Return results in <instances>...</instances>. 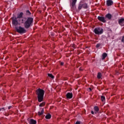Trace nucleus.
<instances>
[{"instance_id":"nucleus-1","label":"nucleus","mask_w":124,"mask_h":124,"mask_svg":"<svg viewBox=\"0 0 124 124\" xmlns=\"http://www.w3.org/2000/svg\"><path fill=\"white\" fill-rule=\"evenodd\" d=\"M33 25V18L28 17L24 22V26L25 29H30Z\"/></svg>"},{"instance_id":"nucleus-2","label":"nucleus","mask_w":124,"mask_h":124,"mask_svg":"<svg viewBox=\"0 0 124 124\" xmlns=\"http://www.w3.org/2000/svg\"><path fill=\"white\" fill-rule=\"evenodd\" d=\"M36 93L37 95L38 101H39V102L43 101V98L44 97V90L39 88L36 91Z\"/></svg>"},{"instance_id":"nucleus-3","label":"nucleus","mask_w":124,"mask_h":124,"mask_svg":"<svg viewBox=\"0 0 124 124\" xmlns=\"http://www.w3.org/2000/svg\"><path fill=\"white\" fill-rule=\"evenodd\" d=\"M23 15H24V13L23 12H21L19 14H18L16 17H15V18L13 17L12 18V23L16 24V23H17V20H18L19 19L24 17L23 16Z\"/></svg>"},{"instance_id":"nucleus-4","label":"nucleus","mask_w":124,"mask_h":124,"mask_svg":"<svg viewBox=\"0 0 124 124\" xmlns=\"http://www.w3.org/2000/svg\"><path fill=\"white\" fill-rule=\"evenodd\" d=\"M26 20H27V17H23L21 18H19L18 20H16V23H12L14 26L16 27L17 26V25H20V24H25V22H26Z\"/></svg>"},{"instance_id":"nucleus-5","label":"nucleus","mask_w":124,"mask_h":124,"mask_svg":"<svg viewBox=\"0 0 124 124\" xmlns=\"http://www.w3.org/2000/svg\"><path fill=\"white\" fill-rule=\"evenodd\" d=\"M15 29L18 33H26L27 32L26 29L21 26L16 27Z\"/></svg>"},{"instance_id":"nucleus-6","label":"nucleus","mask_w":124,"mask_h":124,"mask_svg":"<svg viewBox=\"0 0 124 124\" xmlns=\"http://www.w3.org/2000/svg\"><path fill=\"white\" fill-rule=\"evenodd\" d=\"M70 6L72 11L75 10L76 9V2H77V0H70Z\"/></svg>"},{"instance_id":"nucleus-7","label":"nucleus","mask_w":124,"mask_h":124,"mask_svg":"<svg viewBox=\"0 0 124 124\" xmlns=\"http://www.w3.org/2000/svg\"><path fill=\"white\" fill-rule=\"evenodd\" d=\"M93 32L95 34H102L103 33V29L100 28H95Z\"/></svg>"},{"instance_id":"nucleus-8","label":"nucleus","mask_w":124,"mask_h":124,"mask_svg":"<svg viewBox=\"0 0 124 124\" xmlns=\"http://www.w3.org/2000/svg\"><path fill=\"white\" fill-rule=\"evenodd\" d=\"M97 19L99 21L102 22V23H106V22H107V21L105 20V17L104 16H98Z\"/></svg>"},{"instance_id":"nucleus-9","label":"nucleus","mask_w":124,"mask_h":124,"mask_svg":"<svg viewBox=\"0 0 124 124\" xmlns=\"http://www.w3.org/2000/svg\"><path fill=\"white\" fill-rule=\"evenodd\" d=\"M106 3L107 6H111V5L114 4V2L112 0H107L106 1Z\"/></svg>"},{"instance_id":"nucleus-10","label":"nucleus","mask_w":124,"mask_h":124,"mask_svg":"<svg viewBox=\"0 0 124 124\" xmlns=\"http://www.w3.org/2000/svg\"><path fill=\"white\" fill-rule=\"evenodd\" d=\"M66 96L68 99H71L73 97V94H72V93H68L66 94Z\"/></svg>"},{"instance_id":"nucleus-11","label":"nucleus","mask_w":124,"mask_h":124,"mask_svg":"<svg viewBox=\"0 0 124 124\" xmlns=\"http://www.w3.org/2000/svg\"><path fill=\"white\" fill-rule=\"evenodd\" d=\"M118 23L120 26H124V18H121L118 20Z\"/></svg>"},{"instance_id":"nucleus-12","label":"nucleus","mask_w":124,"mask_h":124,"mask_svg":"<svg viewBox=\"0 0 124 124\" xmlns=\"http://www.w3.org/2000/svg\"><path fill=\"white\" fill-rule=\"evenodd\" d=\"M105 17L108 20H111V19H112V15L108 13L105 16Z\"/></svg>"},{"instance_id":"nucleus-13","label":"nucleus","mask_w":124,"mask_h":124,"mask_svg":"<svg viewBox=\"0 0 124 124\" xmlns=\"http://www.w3.org/2000/svg\"><path fill=\"white\" fill-rule=\"evenodd\" d=\"M36 120H33L32 119H30L29 122L30 124H37Z\"/></svg>"},{"instance_id":"nucleus-14","label":"nucleus","mask_w":124,"mask_h":124,"mask_svg":"<svg viewBox=\"0 0 124 124\" xmlns=\"http://www.w3.org/2000/svg\"><path fill=\"white\" fill-rule=\"evenodd\" d=\"M94 110L95 111V114H96V113H98L99 111V108H98L97 106H95L94 107Z\"/></svg>"},{"instance_id":"nucleus-15","label":"nucleus","mask_w":124,"mask_h":124,"mask_svg":"<svg viewBox=\"0 0 124 124\" xmlns=\"http://www.w3.org/2000/svg\"><path fill=\"white\" fill-rule=\"evenodd\" d=\"M44 113V108H42L41 111H38V114L39 116H41L42 115H43Z\"/></svg>"},{"instance_id":"nucleus-16","label":"nucleus","mask_w":124,"mask_h":124,"mask_svg":"<svg viewBox=\"0 0 124 124\" xmlns=\"http://www.w3.org/2000/svg\"><path fill=\"white\" fill-rule=\"evenodd\" d=\"M82 8H85V9H87L88 8V4L85 3L83 4H82Z\"/></svg>"},{"instance_id":"nucleus-17","label":"nucleus","mask_w":124,"mask_h":124,"mask_svg":"<svg viewBox=\"0 0 124 124\" xmlns=\"http://www.w3.org/2000/svg\"><path fill=\"white\" fill-rule=\"evenodd\" d=\"M102 60H105V58H106V57H107V53H104L103 54H102Z\"/></svg>"},{"instance_id":"nucleus-18","label":"nucleus","mask_w":124,"mask_h":124,"mask_svg":"<svg viewBox=\"0 0 124 124\" xmlns=\"http://www.w3.org/2000/svg\"><path fill=\"white\" fill-rule=\"evenodd\" d=\"M82 8H83V6H82V4L81 3H80L78 4V10H81V9H82Z\"/></svg>"},{"instance_id":"nucleus-19","label":"nucleus","mask_w":124,"mask_h":124,"mask_svg":"<svg viewBox=\"0 0 124 124\" xmlns=\"http://www.w3.org/2000/svg\"><path fill=\"white\" fill-rule=\"evenodd\" d=\"M102 76V75L101 74V73H98L97 77L98 78V79H100V78H101Z\"/></svg>"},{"instance_id":"nucleus-20","label":"nucleus","mask_w":124,"mask_h":124,"mask_svg":"<svg viewBox=\"0 0 124 124\" xmlns=\"http://www.w3.org/2000/svg\"><path fill=\"white\" fill-rule=\"evenodd\" d=\"M26 15H28V16L31 15V13L30 10H28L26 11Z\"/></svg>"},{"instance_id":"nucleus-21","label":"nucleus","mask_w":124,"mask_h":124,"mask_svg":"<svg viewBox=\"0 0 124 124\" xmlns=\"http://www.w3.org/2000/svg\"><path fill=\"white\" fill-rule=\"evenodd\" d=\"M51 117H52V116H51V114H48L46 116V119H51Z\"/></svg>"},{"instance_id":"nucleus-22","label":"nucleus","mask_w":124,"mask_h":124,"mask_svg":"<svg viewBox=\"0 0 124 124\" xmlns=\"http://www.w3.org/2000/svg\"><path fill=\"white\" fill-rule=\"evenodd\" d=\"M47 75L49 77H50V78H51L52 79H54L55 78V77H54V76H53L52 74H48Z\"/></svg>"},{"instance_id":"nucleus-23","label":"nucleus","mask_w":124,"mask_h":124,"mask_svg":"<svg viewBox=\"0 0 124 124\" xmlns=\"http://www.w3.org/2000/svg\"><path fill=\"white\" fill-rule=\"evenodd\" d=\"M46 103L45 102L41 103L40 105H39V106L40 107H43V106H44L45 105Z\"/></svg>"},{"instance_id":"nucleus-24","label":"nucleus","mask_w":124,"mask_h":124,"mask_svg":"<svg viewBox=\"0 0 124 124\" xmlns=\"http://www.w3.org/2000/svg\"><path fill=\"white\" fill-rule=\"evenodd\" d=\"M101 98L102 101H105V96H101Z\"/></svg>"},{"instance_id":"nucleus-25","label":"nucleus","mask_w":124,"mask_h":124,"mask_svg":"<svg viewBox=\"0 0 124 124\" xmlns=\"http://www.w3.org/2000/svg\"><path fill=\"white\" fill-rule=\"evenodd\" d=\"M101 46V43H98L96 45V48H99Z\"/></svg>"},{"instance_id":"nucleus-26","label":"nucleus","mask_w":124,"mask_h":124,"mask_svg":"<svg viewBox=\"0 0 124 124\" xmlns=\"http://www.w3.org/2000/svg\"><path fill=\"white\" fill-rule=\"evenodd\" d=\"M3 111H5L4 108H0V112H3Z\"/></svg>"},{"instance_id":"nucleus-27","label":"nucleus","mask_w":124,"mask_h":124,"mask_svg":"<svg viewBox=\"0 0 124 124\" xmlns=\"http://www.w3.org/2000/svg\"><path fill=\"white\" fill-rule=\"evenodd\" d=\"M121 42L124 43V35L122 36V39L121 40Z\"/></svg>"},{"instance_id":"nucleus-28","label":"nucleus","mask_w":124,"mask_h":124,"mask_svg":"<svg viewBox=\"0 0 124 124\" xmlns=\"http://www.w3.org/2000/svg\"><path fill=\"white\" fill-rule=\"evenodd\" d=\"M75 124H81V122L77 121Z\"/></svg>"},{"instance_id":"nucleus-29","label":"nucleus","mask_w":124,"mask_h":124,"mask_svg":"<svg viewBox=\"0 0 124 124\" xmlns=\"http://www.w3.org/2000/svg\"><path fill=\"white\" fill-rule=\"evenodd\" d=\"M64 64V63L63 62H61V63H60V65L62 66Z\"/></svg>"},{"instance_id":"nucleus-30","label":"nucleus","mask_w":124,"mask_h":124,"mask_svg":"<svg viewBox=\"0 0 124 124\" xmlns=\"http://www.w3.org/2000/svg\"><path fill=\"white\" fill-rule=\"evenodd\" d=\"M11 108H12V106H10V107H8V110H10Z\"/></svg>"},{"instance_id":"nucleus-31","label":"nucleus","mask_w":124,"mask_h":124,"mask_svg":"<svg viewBox=\"0 0 124 124\" xmlns=\"http://www.w3.org/2000/svg\"><path fill=\"white\" fill-rule=\"evenodd\" d=\"M91 114H92V115H94V112H93V111H91Z\"/></svg>"},{"instance_id":"nucleus-32","label":"nucleus","mask_w":124,"mask_h":124,"mask_svg":"<svg viewBox=\"0 0 124 124\" xmlns=\"http://www.w3.org/2000/svg\"><path fill=\"white\" fill-rule=\"evenodd\" d=\"M89 92H92V89L91 88H89Z\"/></svg>"},{"instance_id":"nucleus-33","label":"nucleus","mask_w":124,"mask_h":124,"mask_svg":"<svg viewBox=\"0 0 124 124\" xmlns=\"http://www.w3.org/2000/svg\"><path fill=\"white\" fill-rule=\"evenodd\" d=\"M63 80H64V81H66V80H67V78H64V79H63Z\"/></svg>"},{"instance_id":"nucleus-34","label":"nucleus","mask_w":124,"mask_h":124,"mask_svg":"<svg viewBox=\"0 0 124 124\" xmlns=\"http://www.w3.org/2000/svg\"><path fill=\"white\" fill-rule=\"evenodd\" d=\"M79 70H82V69H81V68H79Z\"/></svg>"}]
</instances>
